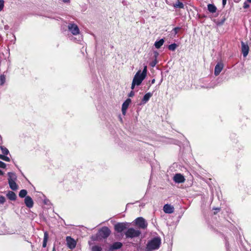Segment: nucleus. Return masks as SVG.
I'll use <instances>...</instances> for the list:
<instances>
[{
	"label": "nucleus",
	"instance_id": "obj_25",
	"mask_svg": "<svg viewBox=\"0 0 251 251\" xmlns=\"http://www.w3.org/2000/svg\"><path fill=\"white\" fill-rule=\"evenodd\" d=\"M0 149L4 155H7L9 152L8 149L4 146L0 145Z\"/></svg>",
	"mask_w": 251,
	"mask_h": 251
},
{
	"label": "nucleus",
	"instance_id": "obj_12",
	"mask_svg": "<svg viewBox=\"0 0 251 251\" xmlns=\"http://www.w3.org/2000/svg\"><path fill=\"white\" fill-rule=\"evenodd\" d=\"M242 52L244 57H246L249 53V48L247 44L241 42Z\"/></svg>",
	"mask_w": 251,
	"mask_h": 251
},
{
	"label": "nucleus",
	"instance_id": "obj_9",
	"mask_svg": "<svg viewBox=\"0 0 251 251\" xmlns=\"http://www.w3.org/2000/svg\"><path fill=\"white\" fill-rule=\"evenodd\" d=\"M173 180L175 182L180 183L184 182L185 179L181 174H176L174 176Z\"/></svg>",
	"mask_w": 251,
	"mask_h": 251
},
{
	"label": "nucleus",
	"instance_id": "obj_34",
	"mask_svg": "<svg viewBox=\"0 0 251 251\" xmlns=\"http://www.w3.org/2000/svg\"><path fill=\"white\" fill-rule=\"evenodd\" d=\"M153 53H154V56L155 59H157V58L159 55L158 52L157 51H154L153 52Z\"/></svg>",
	"mask_w": 251,
	"mask_h": 251
},
{
	"label": "nucleus",
	"instance_id": "obj_24",
	"mask_svg": "<svg viewBox=\"0 0 251 251\" xmlns=\"http://www.w3.org/2000/svg\"><path fill=\"white\" fill-rule=\"evenodd\" d=\"M26 194H27V191L26 190L23 189L20 191L19 196L20 197L23 198L25 197H25H26Z\"/></svg>",
	"mask_w": 251,
	"mask_h": 251
},
{
	"label": "nucleus",
	"instance_id": "obj_27",
	"mask_svg": "<svg viewBox=\"0 0 251 251\" xmlns=\"http://www.w3.org/2000/svg\"><path fill=\"white\" fill-rule=\"evenodd\" d=\"M92 251H102V248L98 246H94L92 247Z\"/></svg>",
	"mask_w": 251,
	"mask_h": 251
},
{
	"label": "nucleus",
	"instance_id": "obj_8",
	"mask_svg": "<svg viewBox=\"0 0 251 251\" xmlns=\"http://www.w3.org/2000/svg\"><path fill=\"white\" fill-rule=\"evenodd\" d=\"M66 242L67 247L71 250H73L75 248L76 242V241L70 236H67L66 237Z\"/></svg>",
	"mask_w": 251,
	"mask_h": 251
},
{
	"label": "nucleus",
	"instance_id": "obj_46",
	"mask_svg": "<svg viewBox=\"0 0 251 251\" xmlns=\"http://www.w3.org/2000/svg\"><path fill=\"white\" fill-rule=\"evenodd\" d=\"M0 140L2 141V137L0 135Z\"/></svg>",
	"mask_w": 251,
	"mask_h": 251
},
{
	"label": "nucleus",
	"instance_id": "obj_29",
	"mask_svg": "<svg viewBox=\"0 0 251 251\" xmlns=\"http://www.w3.org/2000/svg\"><path fill=\"white\" fill-rule=\"evenodd\" d=\"M157 63V59H154V60H153L152 61H151V63H150V65H151V67H154V66L156 65V64Z\"/></svg>",
	"mask_w": 251,
	"mask_h": 251
},
{
	"label": "nucleus",
	"instance_id": "obj_36",
	"mask_svg": "<svg viewBox=\"0 0 251 251\" xmlns=\"http://www.w3.org/2000/svg\"><path fill=\"white\" fill-rule=\"evenodd\" d=\"M3 160L9 162L10 161V158L4 155Z\"/></svg>",
	"mask_w": 251,
	"mask_h": 251
},
{
	"label": "nucleus",
	"instance_id": "obj_39",
	"mask_svg": "<svg viewBox=\"0 0 251 251\" xmlns=\"http://www.w3.org/2000/svg\"><path fill=\"white\" fill-rule=\"evenodd\" d=\"M222 3L223 6H225L226 3V0H222Z\"/></svg>",
	"mask_w": 251,
	"mask_h": 251
},
{
	"label": "nucleus",
	"instance_id": "obj_20",
	"mask_svg": "<svg viewBox=\"0 0 251 251\" xmlns=\"http://www.w3.org/2000/svg\"><path fill=\"white\" fill-rule=\"evenodd\" d=\"M164 40L163 39H161L159 41H156L154 43V46L156 49H159L164 44Z\"/></svg>",
	"mask_w": 251,
	"mask_h": 251
},
{
	"label": "nucleus",
	"instance_id": "obj_31",
	"mask_svg": "<svg viewBox=\"0 0 251 251\" xmlns=\"http://www.w3.org/2000/svg\"><path fill=\"white\" fill-rule=\"evenodd\" d=\"M4 6V1L0 0V11L2 9Z\"/></svg>",
	"mask_w": 251,
	"mask_h": 251
},
{
	"label": "nucleus",
	"instance_id": "obj_18",
	"mask_svg": "<svg viewBox=\"0 0 251 251\" xmlns=\"http://www.w3.org/2000/svg\"><path fill=\"white\" fill-rule=\"evenodd\" d=\"M8 184L11 190L16 191L18 189V186L16 183V181H9Z\"/></svg>",
	"mask_w": 251,
	"mask_h": 251
},
{
	"label": "nucleus",
	"instance_id": "obj_41",
	"mask_svg": "<svg viewBox=\"0 0 251 251\" xmlns=\"http://www.w3.org/2000/svg\"><path fill=\"white\" fill-rule=\"evenodd\" d=\"M70 0H63V1L64 2H69Z\"/></svg>",
	"mask_w": 251,
	"mask_h": 251
},
{
	"label": "nucleus",
	"instance_id": "obj_1",
	"mask_svg": "<svg viewBox=\"0 0 251 251\" xmlns=\"http://www.w3.org/2000/svg\"><path fill=\"white\" fill-rule=\"evenodd\" d=\"M111 233L110 230L106 226L102 227L97 234L92 236L91 239L93 241H99L107 238Z\"/></svg>",
	"mask_w": 251,
	"mask_h": 251
},
{
	"label": "nucleus",
	"instance_id": "obj_38",
	"mask_svg": "<svg viewBox=\"0 0 251 251\" xmlns=\"http://www.w3.org/2000/svg\"><path fill=\"white\" fill-rule=\"evenodd\" d=\"M134 95V93L133 91H131L128 94V97H132Z\"/></svg>",
	"mask_w": 251,
	"mask_h": 251
},
{
	"label": "nucleus",
	"instance_id": "obj_42",
	"mask_svg": "<svg viewBox=\"0 0 251 251\" xmlns=\"http://www.w3.org/2000/svg\"><path fill=\"white\" fill-rule=\"evenodd\" d=\"M3 175V173L0 170V175L2 176Z\"/></svg>",
	"mask_w": 251,
	"mask_h": 251
},
{
	"label": "nucleus",
	"instance_id": "obj_7",
	"mask_svg": "<svg viewBox=\"0 0 251 251\" xmlns=\"http://www.w3.org/2000/svg\"><path fill=\"white\" fill-rule=\"evenodd\" d=\"M135 224L139 227L145 229L148 226V223L143 217H138L134 221Z\"/></svg>",
	"mask_w": 251,
	"mask_h": 251
},
{
	"label": "nucleus",
	"instance_id": "obj_28",
	"mask_svg": "<svg viewBox=\"0 0 251 251\" xmlns=\"http://www.w3.org/2000/svg\"><path fill=\"white\" fill-rule=\"evenodd\" d=\"M5 76L4 75H0V85H3L5 81Z\"/></svg>",
	"mask_w": 251,
	"mask_h": 251
},
{
	"label": "nucleus",
	"instance_id": "obj_4",
	"mask_svg": "<svg viewBox=\"0 0 251 251\" xmlns=\"http://www.w3.org/2000/svg\"><path fill=\"white\" fill-rule=\"evenodd\" d=\"M141 233V231L139 230L131 227L127 229L125 232V235L126 238H133L139 237Z\"/></svg>",
	"mask_w": 251,
	"mask_h": 251
},
{
	"label": "nucleus",
	"instance_id": "obj_40",
	"mask_svg": "<svg viewBox=\"0 0 251 251\" xmlns=\"http://www.w3.org/2000/svg\"><path fill=\"white\" fill-rule=\"evenodd\" d=\"M4 155L0 154V159L3 160Z\"/></svg>",
	"mask_w": 251,
	"mask_h": 251
},
{
	"label": "nucleus",
	"instance_id": "obj_21",
	"mask_svg": "<svg viewBox=\"0 0 251 251\" xmlns=\"http://www.w3.org/2000/svg\"><path fill=\"white\" fill-rule=\"evenodd\" d=\"M207 8H208V11L212 13L216 12V10H217L216 7L212 4H208Z\"/></svg>",
	"mask_w": 251,
	"mask_h": 251
},
{
	"label": "nucleus",
	"instance_id": "obj_30",
	"mask_svg": "<svg viewBox=\"0 0 251 251\" xmlns=\"http://www.w3.org/2000/svg\"><path fill=\"white\" fill-rule=\"evenodd\" d=\"M5 201V199L4 198V197L3 196H0V204H3L4 203V202Z\"/></svg>",
	"mask_w": 251,
	"mask_h": 251
},
{
	"label": "nucleus",
	"instance_id": "obj_35",
	"mask_svg": "<svg viewBox=\"0 0 251 251\" xmlns=\"http://www.w3.org/2000/svg\"><path fill=\"white\" fill-rule=\"evenodd\" d=\"M135 85H136V83L135 81H134L133 80H132L131 87V89H132V90L134 89Z\"/></svg>",
	"mask_w": 251,
	"mask_h": 251
},
{
	"label": "nucleus",
	"instance_id": "obj_44",
	"mask_svg": "<svg viewBox=\"0 0 251 251\" xmlns=\"http://www.w3.org/2000/svg\"><path fill=\"white\" fill-rule=\"evenodd\" d=\"M248 2L251 3V0H247Z\"/></svg>",
	"mask_w": 251,
	"mask_h": 251
},
{
	"label": "nucleus",
	"instance_id": "obj_22",
	"mask_svg": "<svg viewBox=\"0 0 251 251\" xmlns=\"http://www.w3.org/2000/svg\"><path fill=\"white\" fill-rule=\"evenodd\" d=\"M173 6L176 8H184V5L182 2L177 0L175 4H174Z\"/></svg>",
	"mask_w": 251,
	"mask_h": 251
},
{
	"label": "nucleus",
	"instance_id": "obj_33",
	"mask_svg": "<svg viewBox=\"0 0 251 251\" xmlns=\"http://www.w3.org/2000/svg\"><path fill=\"white\" fill-rule=\"evenodd\" d=\"M250 6L249 4L247 3V2H245L244 3V5H243V7L245 8V9H247L248 8H249Z\"/></svg>",
	"mask_w": 251,
	"mask_h": 251
},
{
	"label": "nucleus",
	"instance_id": "obj_15",
	"mask_svg": "<svg viewBox=\"0 0 251 251\" xmlns=\"http://www.w3.org/2000/svg\"><path fill=\"white\" fill-rule=\"evenodd\" d=\"M7 197L11 201H15L17 198L16 195L13 191H9L6 194Z\"/></svg>",
	"mask_w": 251,
	"mask_h": 251
},
{
	"label": "nucleus",
	"instance_id": "obj_2",
	"mask_svg": "<svg viewBox=\"0 0 251 251\" xmlns=\"http://www.w3.org/2000/svg\"><path fill=\"white\" fill-rule=\"evenodd\" d=\"M147 67L145 66L142 72L138 71L134 75L133 80L136 83V85L139 86L141 84L143 80L145 78L147 75Z\"/></svg>",
	"mask_w": 251,
	"mask_h": 251
},
{
	"label": "nucleus",
	"instance_id": "obj_3",
	"mask_svg": "<svg viewBox=\"0 0 251 251\" xmlns=\"http://www.w3.org/2000/svg\"><path fill=\"white\" fill-rule=\"evenodd\" d=\"M161 244V239L160 237H155L149 241L147 245L146 250L148 251H151L157 250Z\"/></svg>",
	"mask_w": 251,
	"mask_h": 251
},
{
	"label": "nucleus",
	"instance_id": "obj_23",
	"mask_svg": "<svg viewBox=\"0 0 251 251\" xmlns=\"http://www.w3.org/2000/svg\"><path fill=\"white\" fill-rule=\"evenodd\" d=\"M48 239V234L47 232H44V239H43V247L45 248L47 246V242Z\"/></svg>",
	"mask_w": 251,
	"mask_h": 251
},
{
	"label": "nucleus",
	"instance_id": "obj_13",
	"mask_svg": "<svg viewBox=\"0 0 251 251\" xmlns=\"http://www.w3.org/2000/svg\"><path fill=\"white\" fill-rule=\"evenodd\" d=\"M163 210L165 213L171 214L174 211V207L169 204H166L163 207Z\"/></svg>",
	"mask_w": 251,
	"mask_h": 251
},
{
	"label": "nucleus",
	"instance_id": "obj_14",
	"mask_svg": "<svg viewBox=\"0 0 251 251\" xmlns=\"http://www.w3.org/2000/svg\"><path fill=\"white\" fill-rule=\"evenodd\" d=\"M25 205L29 208L32 207L33 206V201L32 198L28 196L25 197Z\"/></svg>",
	"mask_w": 251,
	"mask_h": 251
},
{
	"label": "nucleus",
	"instance_id": "obj_5",
	"mask_svg": "<svg viewBox=\"0 0 251 251\" xmlns=\"http://www.w3.org/2000/svg\"><path fill=\"white\" fill-rule=\"evenodd\" d=\"M130 225L128 223H118L114 226L115 230L118 233H121L126 230Z\"/></svg>",
	"mask_w": 251,
	"mask_h": 251
},
{
	"label": "nucleus",
	"instance_id": "obj_10",
	"mask_svg": "<svg viewBox=\"0 0 251 251\" xmlns=\"http://www.w3.org/2000/svg\"><path fill=\"white\" fill-rule=\"evenodd\" d=\"M224 68V65L222 62H218L215 67L214 75L216 76L218 75L222 71Z\"/></svg>",
	"mask_w": 251,
	"mask_h": 251
},
{
	"label": "nucleus",
	"instance_id": "obj_17",
	"mask_svg": "<svg viewBox=\"0 0 251 251\" xmlns=\"http://www.w3.org/2000/svg\"><path fill=\"white\" fill-rule=\"evenodd\" d=\"M7 175L8 176V182L16 181L17 180V176L15 173L9 172L8 173Z\"/></svg>",
	"mask_w": 251,
	"mask_h": 251
},
{
	"label": "nucleus",
	"instance_id": "obj_45",
	"mask_svg": "<svg viewBox=\"0 0 251 251\" xmlns=\"http://www.w3.org/2000/svg\"><path fill=\"white\" fill-rule=\"evenodd\" d=\"M52 251H55V247H54L52 250Z\"/></svg>",
	"mask_w": 251,
	"mask_h": 251
},
{
	"label": "nucleus",
	"instance_id": "obj_19",
	"mask_svg": "<svg viewBox=\"0 0 251 251\" xmlns=\"http://www.w3.org/2000/svg\"><path fill=\"white\" fill-rule=\"evenodd\" d=\"M152 96V93H151L150 92L146 94L142 100V102L143 103H146L149 100V99Z\"/></svg>",
	"mask_w": 251,
	"mask_h": 251
},
{
	"label": "nucleus",
	"instance_id": "obj_11",
	"mask_svg": "<svg viewBox=\"0 0 251 251\" xmlns=\"http://www.w3.org/2000/svg\"><path fill=\"white\" fill-rule=\"evenodd\" d=\"M131 100L130 99H127L122 104V111L123 115H125L126 114V110L128 108L129 105L131 103Z\"/></svg>",
	"mask_w": 251,
	"mask_h": 251
},
{
	"label": "nucleus",
	"instance_id": "obj_16",
	"mask_svg": "<svg viewBox=\"0 0 251 251\" xmlns=\"http://www.w3.org/2000/svg\"><path fill=\"white\" fill-rule=\"evenodd\" d=\"M122 246V244L121 242H115L110 247V250L113 251L114 250H117L120 249Z\"/></svg>",
	"mask_w": 251,
	"mask_h": 251
},
{
	"label": "nucleus",
	"instance_id": "obj_43",
	"mask_svg": "<svg viewBox=\"0 0 251 251\" xmlns=\"http://www.w3.org/2000/svg\"><path fill=\"white\" fill-rule=\"evenodd\" d=\"M154 82H155V79H152V80H151V83H152V84H153Z\"/></svg>",
	"mask_w": 251,
	"mask_h": 251
},
{
	"label": "nucleus",
	"instance_id": "obj_32",
	"mask_svg": "<svg viewBox=\"0 0 251 251\" xmlns=\"http://www.w3.org/2000/svg\"><path fill=\"white\" fill-rule=\"evenodd\" d=\"M5 167L6 164L4 162L0 161V168H5Z\"/></svg>",
	"mask_w": 251,
	"mask_h": 251
},
{
	"label": "nucleus",
	"instance_id": "obj_26",
	"mask_svg": "<svg viewBox=\"0 0 251 251\" xmlns=\"http://www.w3.org/2000/svg\"><path fill=\"white\" fill-rule=\"evenodd\" d=\"M177 46V45L176 43H173L169 45L168 48L169 50L174 51L176 49Z\"/></svg>",
	"mask_w": 251,
	"mask_h": 251
},
{
	"label": "nucleus",
	"instance_id": "obj_37",
	"mask_svg": "<svg viewBox=\"0 0 251 251\" xmlns=\"http://www.w3.org/2000/svg\"><path fill=\"white\" fill-rule=\"evenodd\" d=\"M179 29V27H175V28H174L173 30L174 31L175 34H176L177 33Z\"/></svg>",
	"mask_w": 251,
	"mask_h": 251
},
{
	"label": "nucleus",
	"instance_id": "obj_6",
	"mask_svg": "<svg viewBox=\"0 0 251 251\" xmlns=\"http://www.w3.org/2000/svg\"><path fill=\"white\" fill-rule=\"evenodd\" d=\"M68 28L69 31L74 35L79 34L80 30L77 25L70 23L68 24Z\"/></svg>",
	"mask_w": 251,
	"mask_h": 251
}]
</instances>
